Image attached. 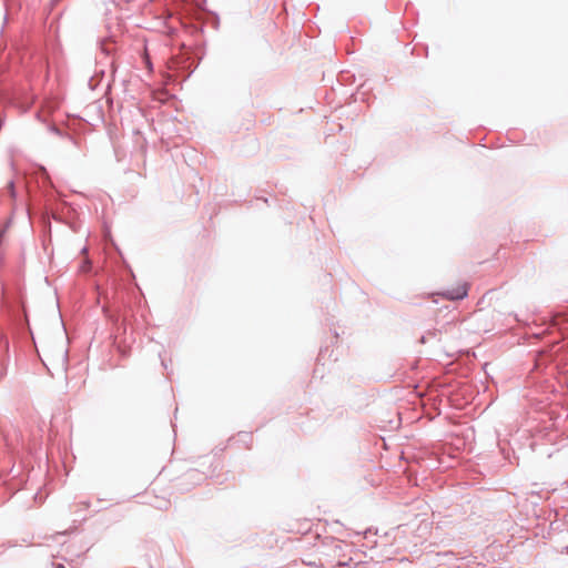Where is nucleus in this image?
I'll return each instance as SVG.
<instances>
[{"instance_id": "obj_3", "label": "nucleus", "mask_w": 568, "mask_h": 568, "mask_svg": "<svg viewBox=\"0 0 568 568\" xmlns=\"http://www.w3.org/2000/svg\"><path fill=\"white\" fill-rule=\"evenodd\" d=\"M8 190L10 191L11 195H14V183L11 181L8 183Z\"/></svg>"}, {"instance_id": "obj_1", "label": "nucleus", "mask_w": 568, "mask_h": 568, "mask_svg": "<svg viewBox=\"0 0 568 568\" xmlns=\"http://www.w3.org/2000/svg\"><path fill=\"white\" fill-rule=\"evenodd\" d=\"M468 285L467 283H460L456 287L447 290L442 293V296L446 300H462L467 296Z\"/></svg>"}, {"instance_id": "obj_2", "label": "nucleus", "mask_w": 568, "mask_h": 568, "mask_svg": "<svg viewBox=\"0 0 568 568\" xmlns=\"http://www.w3.org/2000/svg\"><path fill=\"white\" fill-rule=\"evenodd\" d=\"M105 30L108 36H122L123 34V24L116 17H111L105 22Z\"/></svg>"}]
</instances>
